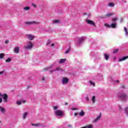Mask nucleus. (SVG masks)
Here are the masks:
<instances>
[{
  "mask_svg": "<svg viewBox=\"0 0 128 128\" xmlns=\"http://www.w3.org/2000/svg\"><path fill=\"white\" fill-rule=\"evenodd\" d=\"M70 52V49L68 48V50H66L64 54H68V52Z\"/></svg>",
  "mask_w": 128,
  "mask_h": 128,
  "instance_id": "e433bc0d",
  "label": "nucleus"
},
{
  "mask_svg": "<svg viewBox=\"0 0 128 128\" xmlns=\"http://www.w3.org/2000/svg\"><path fill=\"white\" fill-rule=\"evenodd\" d=\"M8 42H10V41H9L8 40H6L5 41V44H8Z\"/></svg>",
  "mask_w": 128,
  "mask_h": 128,
  "instance_id": "58836bf2",
  "label": "nucleus"
},
{
  "mask_svg": "<svg viewBox=\"0 0 128 128\" xmlns=\"http://www.w3.org/2000/svg\"><path fill=\"white\" fill-rule=\"evenodd\" d=\"M68 102H66L64 103L65 106H68Z\"/></svg>",
  "mask_w": 128,
  "mask_h": 128,
  "instance_id": "a18cd8bd",
  "label": "nucleus"
},
{
  "mask_svg": "<svg viewBox=\"0 0 128 128\" xmlns=\"http://www.w3.org/2000/svg\"><path fill=\"white\" fill-rule=\"evenodd\" d=\"M82 128H92V126L89 125L88 126H86L82 127Z\"/></svg>",
  "mask_w": 128,
  "mask_h": 128,
  "instance_id": "2f4dec72",
  "label": "nucleus"
},
{
  "mask_svg": "<svg viewBox=\"0 0 128 128\" xmlns=\"http://www.w3.org/2000/svg\"><path fill=\"white\" fill-rule=\"evenodd\" d=\"M86 100L87 102H88V100H90V98H88V96H86Z\"/></svg>",
  "mask_w": 128,
  "mask_h": 128,
  "instance_id": "4c0bfd02",
  "label": "nucleus"
},
{
  "mask_svg": "<svg viewBox=\"0 0 128 128\" xmlns=\"http://www.w3.org/2000/svg\"><path fill=\"white\" fill-rule=\"evenodd\" d=\"M86 22L88 24H90V26L96 27V23L90 20H86Z\"/></svg>",
  "mask_w": 128,
  "mask_h": 128,
  "instance_id": "423d86ee",
  "label": "nucleus"
},
{
  "mask_svg": "<svg viewBox=\"0 0 128 128\" xmlns=\"http://www.w3.org/2000/svg\"><path fill=\"white\" fill-rule=\"evenodd\" d=\"M53 108H54V110H58V106H53Z\"/></svg>",
  "mask_w": 128,
  "mask_h": 128,
  "instance_id": "c9c22d12",
  "label": "nucleus"
},
{
  "mask_svg": "<svg viewBox=\"0 0 128 128\" xmlns=\"http://www.w3.org/2000/svg\"><path fill=\"white\" fill-rule=\"evenodd\" d=\"M71 110H78V108H72Z\"/></svg>",
  "mask_w": 128,
  "mask_h": 128,
  "instance_id": "ea45409f",
  "label": "nucleus"
},
{
  "mask_svg": "<svg viewBox=\"0 0 128 128\" xmlns=\"http://www.w3.org/2000/svg\"><path fill=\"white\" fill-rule=\"evenodd\" d=\"M32 6L34 8H38V6H36V4H34V3H32Z\"/></svg>",
  "mask_w": 128,
  "mask_h": 128,
  "instance_id": "c85d7f7f",
  "label": "nucleus"
},
{
  "mask_svg": "<svg viewBox=\"0 0 128 128\" xmlns=\"http://www.w3.org/2000/svg\"><path fill=\"white\" fill-rule=\"evenodd\" d=\"M112 14H110V13H108L107 14H106L104 16L105 18H108V16H112Z\"/></svg>",
  "mask_w": 128,
  "mask_h": 128,
  "instance_id": "393cba45",
  "label": "nucleus"
},
{
  "mask_svg": "<svg viewBox=\"0 0 128 128\" xmlns=\"http://www.w3.org/2000/svg\"><path fill=\"white\" fill-rule=\"evenodd\" d=\"M50 44V42H49L46 44V46H48V44Z\"/></svg>",
  "mask_w": 128,
  "mask_h": 128,
  "instance_id": "c03bdc74",
  "label": "nucleus"
},
{
  "mask_svg": "<svg viewBox=\"0 0 128 128\" xmlns=\"http://www.w3.org/2000/svg\"><path fill=\"white\" fill-rule=\"evenodd\" d=\"M25 24H27L28 26H30V24H40V22H34V21H32V22H25Z\"/></svg>",
  "mask_w": 128,
  "mask_h": 128,
  "instance_id": "6e6552de",
  "label": "nucleus"
},
{
  "mask_svg": "<svg viewBox=\"0 0 128 128\" xmlns=\"http://www.w3.org/2000/svg\"><path fill=\"white\" fill-rule=\"evenodd\" d=\"M79 116H84V110H82L79 113Z\"/></svg>",
  "mask_w": 128,
  "mask_h": 128,
  "instance_id": "6ab92c4d",
  "label": "nucleus"
},
{
  "mask_svg": "<svg viewBox=\"0 0 128 128\" xmlns=\"http://www.w3.org/2000/svg\"><path fill=\"white\" fill-rule=\"evenodd\" d=\"M124 30L125 32V35L126 36H128V29L126 28V27H124Z\"/></svg>",
  "mask_w": 128,
  "mask_h": 128,
  "instance_id": "4be33fe9",
  "label": "nucleus"
},
{
  "mask_svg": "<svg viewBox=\"0 0 128 128\" xmlns=\"http://www.w3.org/2000/svg\"><path fill=\"white\" fill-rule=\"evenodd\" d=\"M6 70H3L2 71L0 72V76H4V72Z\"/></svg>",
  "mask_w": 128,
  "mask_h": 128,
  "instance_id": "7c9ffc66",
  "label": "nucleus"
},
{
  "mask_svg": "<svg viewBox=\"0 0 128 128\" xmlns=\"http://www.w3.org/2000/svg\"><path fill=\"white\" fill-rule=\"evenodd\" d=\"M26 36L30 40H32L34 38V36L32 34H26Z\"/></svg>",
  "mask_w": 128,
  "mask_h": 128,
  "instance_id": "9d476101",
  "label": "nucleus"
},
{
  "mask_svg": "<svg viewBox=\"0 0 128 128\" xmlns=\"http://www.w3.org/2000/svg\"><path fill=\"white\" fill-rule=\"evenodd\" d=\"M89 82L91 86H96V84L94 82H92V80L89 81Z\"/></svg>",
  "mask_w": 128,
  "mask_h": 128,
  "instance_id": "bb28decb",
  "label": "nucleus"
},
{
  "mask_svg": "<svg viewBox=\"0 0 128 128\" xmlns=\"http://www.w3.org/2000/svg\"><path fill=\"white\" fill-rule=\"evenodd\" d=\"M32 126L38 127V126H40V123L32 124Z\"/></svg>",
  "mask_w": 128,
  "mask_h": 128,
  "instance_id": "aec40b11",
  "label": "nucleus"
},
{
  "mask_svg": "<svg viewBox=\"0 0 128 128\" xmlns=\"http://www.w3.org/2000/svg\"><path fill=\"white\" fill-rule=\"evenodd\" d=\"M104 58H105V60H108L109 56L108 54H104Z\"/></svg>",
  "mask_w": 128,
  "mask_h": 128,
  "instance_id": "cd10ccee",
  "label": "nucleus"
},
{
  "mask_svg": "<svg viewBox=\"0 0 128 128\" xmlns=\"http://www.w3.org/2000/svg\"><path fill=\"white\" fill-rule=\"evenodd\" d=\"M118 98L122 100L123 102H126L128 100V95L124 92H122L118 94Z\"/></svg>",
  "mask_w": 128,
  "mask_h": 128,
  "instance_id": "f03ea898",
  "label": "nucleus"
},
{
  "mask_svg": "<svg viewBox=\"0 0 128 128\" xmlns=\"http://www.w3.org/2000/svg\"><path fill=\"white\" fill-rule=\"evenodd\" d=\"M120 110H122V108H120Z\"/></svg>",
  "mask_w": 128,
  "mask_h": 128,
  "instance_id": "603ef678",
  "label": "nucleus"
},
{
  "mask_svg": "<svg viewBox=\"0 0 128 128\" xmlns=\"http://www.w3.org/2000/svg\"><path fill=\"white\" fill-rule=\"evenodd\" d=\"M66 62V58H64V59H60L58 62L60 64H64V62Z\"/></svg>",
  "mask_w": 128,
  "mask_h": 128,
  "instance_id": "dca6fc26",
  "label": "nucleus"
},
{
  "mask_svg": "<svg viewBox=\"0 0 128 128\" xmlns=\"http://www.w3.org/2000/svg\"><path fill=\"white\" fill-rule=\"evenodd\" d=\"M100 118H102V113H100V115L94 120V122H98L100 120Z\"/></svg>",
  "mask_w": 128,
  "mask_h": 128,
  "instance_id": "9b49d317",
  "label": "nucleus"
},
{
  "mask_svg": "<svg viewBox=\"0 0 128 128\" xmlns=\"http://www.w3.org/2000/svg\"><path fill=\"white\" fill-rule=\"evenodd\" d=\"M128 56H124L122 58H119L118 62H122L124 60H128Z\"/></svg>",
  "mask_w": 128,
  "mask_h": 128,
  "instance_id": "ddd939ff",
  "label": "nucleus"
},
{
  "mask_svg": "<svg viewBox=\"0 0 128 128\" xmlns=\"http://www.w3.org/2000/svg\"><path fill=\"white\" fill-rule=\"evenodd\" d=\"M116 57H114V60H116Z\"/></svg>",
  "mask_w": 128,
  "mask_h": 128,
  "instance_id": "09e8293b",
  "label": "nucleus"
},
{
  "mask_svg": "<svg viewBox=\"0 0 128 128\" xmlns=\"http://www.w3.org/2000/svg\"><path fill=\"white\" fill-rule=\"evenodd\" d=\"M22 101H17L16 102V104H18V106H20V104H22Z\"/></svg>",
  "mask_w": 128,
  "mask_h": 128,
  "instance_id": "473e14b6",
  "label": "nucleus"
},
{
  "mask_svg": "<svg viewBox=\"0 0 128 128\" xmlns=\"http://www.w3.org/2000/svg\"><path fill=\"white\" fill-rule=\"evenodd\" d=\"M51 46H54V44H52V45H51Z\"/></svg>",
  "mask_w": 128,
  "mask_h": 128,
  "instance_id": "49530a36",
  "label": "nucleus"
},
{
  "mask_svg": "<svg viewBox=\"0 0 128 128\" xmlns=\"http://www.w3.org/2000/svg\"><path fill=\"white\" fill-rule=\"evenodd\" d=\"M60 70L62 71V68H60L58 67L55 69L51 70L50 71V72H60Z\"/></svg>",
  "mask_w": 128,
  "mask_h": 128,
  "instance_id": "1a4fd4ad",
  "label": "nucleus"
},
{
  "mask_svg": "<svg viewBox=\"0 0 128 128\" xmlns=\"http://www.w3.org/2000/svg\"><path fill=\"white\" fill-rule=\"evenodd\" d=\"M92 104H94V102H96V96H93L92 97Z\"/></svg>",
  "mask_w": 128,
  "mask_h": 128,
  "instance_id": "b1692460",
  "label": "nucleus"
},
{
  "mask_svg": "<svg viewBox=\"0 0 128 128\" xmlns=\"http://www.w3.org/2000/svg\"><path fill=\"white\" fill-rule=\"evenodd\" d=\"M68 83V78L64 77L62 80V84H66Z\"/></svg>",
  "mask_w": 128,
  "mask_h": 128,
  "instance_id": "0eeeda50",
  "label": "nucleus"
},
{
  "mask_svg": "<svg viewBox=\"0 0 128 128\" xmlns=\"http://www.w3.org/2000/svg\"><path fill=\"white\" fill-rule=\"evenodd\" d=\"M74 115L75 116H78V113H74Z\"/></svg>",
  "mask_w": 128,
  "mask_h": 128,
  "instance_id": "37998d69",
  "label": "nucleus"
},
{
  "mask_svg": "<svg viewBox=\"0 0 128 128\" xmlns=\"http://www.w3.org/2000/svg\"><path fill=\"white\" fill-rule=\"evenodd\" d=\"M2 98H0V104H2Z\"/></svg>",
  "mask_w": 128,
  "mask_h": 128,
  "instance_id": "a19ab883",
  "label": "nucleus"
},
{
  "mask_svg": "<svg viewBox=\"0 0 128 128\" xmlns=\"http://www.w3.org/2000/svg\"><path fill=\"white\" fill-rule=\"evenodd\" d=\"M6 62H12V58H8L6 60Z\"/></svg>",
  "mask_w": 128,
  "mask_h": 128,
  "instance_id": "c756f323",
  "label": "nucleus"
},
{
  "mask_svg": "<svg viewBox=\"0 0 128 128\" xmlns=\"http://www.w3.org/2000/svg\"><path fill=\"white\" fill-rule=\"evenodd\" d=\"M52 68V66H49L44 69L45 70H50Z\"/></svg>",
  "mask_w": 128,
  "mask_h": 128,
  "instance_id": "f704fd0d",
  "label": "nucleus"
},
{
  "mask_svg": "<svg viewBox=\"0 0 128 128\" xmlns=\"http://www.w3.org/2000/svg\"><path fill=\"white\" fill-rule=\"evenodd\" d=\"M23 102H26V101H23Z\"/></svg>",
  "mask_w": 128,
  "mask_h": 128,
  "instance_id": "8fccbe9b",
  "label": "nucleus"
},
{
  "mask_svg": "<svg viewBox=\"0 0 128 128\" xmlns=\"http://www.w3.org/2000/svg\"><path fill=\"white\" fill-rule=\"evenodd\" d=\"M4 56V53H2L0 54V60H2Z\"/></svg>",
  "mask_w": 128,
  "mask_h": 128,
  "instance_id": "a878e982",
  "label": "nucleus"
},
{
  "mask_svg": "<svg viewBox=\"0 0 128 128\" xmlns=\"http://www.w3.org/2000/svg\"><path fill=\"white\" fill-rule=\"evenodd\" d=\"M52 23L54 24H60V20H53Z\"/></svg>",
  "mask_w": 128,
  "mask_h": 128,
  "instance_id": "2eb2a0df",
  "label": "nucleus"
},
{
  "mask_svg": "<svg viewBox=\"0 0 128 128\" xmlns=\"http://www.w3.org/2000/svg\"><path fill=\"white\" fill-rule=\"evenodd\" d=\"M108 6H110L111 8H114V2L108 3Z\"/></svg>",
  "mask_w": 128,
  "mask_h": 128,
  "instance_id": "412c9836",
  "label": "nucleus"
},
{
  "mask_svg": "<svg viewBox=\"0 0 128 128\" xmlns=\"http://www.w3.org/2000/svg\"><path fill=\"white\" fill-rule=\"evenodd\" d=\"M69 126H70V125H69Z\"/></svg>",
  "mask_w": 128,
  "mask_h": 128,
  "instance_id": "3c124183",
  "label": "nucleus"
},
{
  "mask_svg": "<svg viewBox=\"0 0 128 128\" xmlns=\"http://www.w3.org/2000/svg\"><path fill=\"white\" fill-rule=\"evenodd\" d=\"M84 42V37H81L78 38V43L79 44H82V42Z\"/></svg>",
  "mask_w": 128,
  "mask_h": 128,
  "instance_id": "f8f14e48",
  "label": "nucleus"
},
{
  "mask_svg": "<svg viewBox=\"0 0 128 128\" xmlns=\"http://www.w3.org/2000/svg\"><path fill=\"white\" fill-rule=\"evenodd\" d=\"M117 82H120V81L118 80H117Z\"/></svg>",
  "mask_w": 128,
  "mask_h": 128,
  "instance_id": "de8ad7c7",
  "label": "nucleus"
},
{
  "mask_svg": "<svg viewBox=\"0 0 128 128\" xmlns=\"http://www.w3.org/2000/svg\"><path fill=\"white\" fill-rule=\"evenodd\" d=\"M0 96H1L3 100V102L4 104H6L8 102V96L6 94H3L0 92Z\"/></svg>",
  "mask_w": 128,
  "mask_h": 128,
  "instance_id": "7ed1b4c3",
  "label": "nucleus"
},
{
  "mask_svg": "<svg viewBox=\"0 0 128 128\" xmlns=\"http://www.w3.org/2000/svg\"><path fill=\"white\" fill-rule=\"evenodd\" d=\"M54 114L57 116L62 117L64 116V111L62 110H56L54 112Z\"/></svg>",
  "mask_w": 128,
  "mask_h": 128,
  "instance_id": "39448f33",
  "label": "nucleus"
},
{
  "mask_svg": "<svg viewBox=\"0 0 128 128\" xmlns=\"http://www.w3.org/2000/svg\"><path fill=\"white\" fill-rule=\"evenodd\" d=\"M44 80H45L44 77L42 78V80L44 82Z\"/></svg>",
  "mask_w": 128,
  "mask_h": 128,
  "instance_id": "79ce46f5",
  "label": "nucleus"
},
{
  "mask_svg": "<svg viewBox=\"0 0 128 128\" xmlns=\"http://www.w3.org/2000/svg\"><path fill=\"white\" fill-rule=\"evenodd\" d=\"M116 20H118V18H112V22L113 23L111 24H105L104 26H106L107 28H116L117 24H116Z\"/></svg>",
  "mask_w": 128,
  "mask_h": 128,
  "instance_id": "f257e3e1",
  "label": "nucleus"
},
{
  "mask_svg": "<svg viewBox=\"0 0 128 128\" xmlns=\"http://www.w3.org/2000/svg\"><path fill=\"white\" fill-rule=\"evenodd\" d=\"M1 122L0 120V123Z\"/></svg>",
  "mask_w": 128,
  "mask_h": 128,
  "instance_id": "864d4df0",
  "label": "nucleus"
},
{
  "mask_svg": "<svg viewBox=\"0 0 128 128\" xmlns=\"http://www.w3.org/2000/svg\"><path fill=\"white\" fill-rule=\"evenodd\" d=\"M118 52V49H115L113 50V54H116Z\"/></svg>",
  "mask_w": 128,
  "mask_h": 128,
  "instance_id": "72a5a7b5",
  "label": "nucleus"
},
{
  "mask_svg": "<svg viewBox=\"0 0 128 128\" xmlns=\"http://www.w3.org/2000/svg\"><path fill=\"white\" fill-rule=\"evenodd\" d=\"M14 54H18L20 52V47H15L14 48Z\"/></svg>",
  "mask_w": 128,
  "mask_h": 128,
  "instance_id": "4468645a",
  "label": "nucleus"
},
{
  "mask_svg": "<svg viewBox=\"0 0 128 128\" xmlns=\"http://www.w3.org/2000/svg\"><path fill=\"white\" fill-rule=\"evenodd\" d=\"M0 112H2V114H4L6 112V109L0 106Z\"/></svg>",
  "mask_w": 128,
  "mask_h": 128,
  "instance_id": "f3484780",
  "label": "nucleus"
},
{
  "mask_svg": "<svg viewBox=\"0 0 128 128\" xmlns=\"http://www.w3.org/2000/svg\"><path fill=\"white\" fill-rule=\"evenodd\" d=\"M28 112H24L23 114L22 118L24 120H26V116H28Z\"/></svg>",
  "mask_w": 128,
  "mask_h": 128,
  "instance_id": "a211bd4d",
  "label": "nucleus"
},
{
  "mask_svg": "<svg viewBox=\"0 0 128 128\" xmlns=\"http://www.w3.org/2000/svg\"><path fill=\"white\" fill-rule=\"evenodd\" d=\"M23 10H30V6L24 7Z\"/></svg>",
  "mask_w": 128,
  "mask_h": 128,
  "instance_id": "5701e85b",
  "label": "nucleus"
},
{
  "mask_svg": "<svg viewBox=\"0 0 128 128\" xmlns=\"http://www.w3.org/2000/svg\"><path fill=\"white\" fill-rule=\"evenodd\" d=\"M34 46V44H32V42H29L25 46H24V48L25 50H32Z\"/></svg>",
  "mask_w": 128,
  "mask_h": 128,
  "instance_id": "20e7f679",
  "label": "nucleus"
}]
</instances>
